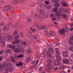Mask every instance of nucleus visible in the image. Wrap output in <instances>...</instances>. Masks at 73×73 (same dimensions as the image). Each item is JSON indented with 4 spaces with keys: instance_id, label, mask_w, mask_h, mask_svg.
<instances>
[{
    "instance_id": "nucleus-1",
    "label": "nucleus",
    "mask_w": 73,
    "mask_h": 73,
    "mask_svg": "<svg viewBox=\"0 0 73 73\" xmlns=\"http://www.w3.org/2000/svg\"><path fill=\"white\" fill-rule=\"evenodd\" d=\"M12 66V64L11 63H6L5 65H3V66L0 64V70L1 71H3L5 68L6 73H9V72L12 73L13 71V69L11 66Z\"/></svg>"
},
{
    "instance_id": "nucleus-2",
    "label": "nucleus",
    "mask_w": 73,
    "mask_h": 73,
    "mask_svg": "<svg viewBox=\"0 0 73 73\" xmlns=\"http://www.w3.org/2000/svg\"><path fill=\"white\" fill-rule=\"evenodd\" d=\"M58 55L56 56V60L55 61L54 63V65L55 66H58L59 65H60V63H59V61L61 60V58Z\"/></svg>"
},
{
    "instance_id": "nucleus-3",
    "label": "nucleus",
    "mask_w": 73,
    "mask_h": 73,
    "mask_svg": "<svg viewBox=\"0 0 73 73\" xmlns=\"http://www.w3.org/2000/svg\"><path fill=\"white\" fill-rule=\"evenodd\" d=\"M52 68V64H48L47 66L45 67V69L47 72H49L50 69Z\"/></svg>"
},
{
    "instance_id": "nucleus-4",
    "label": "nucleus",
    "mask_w": 73,
    "mask_h": 73,
    "mask_svg": "<svg viewBox=\"0 0 73 73\" xmlns=\"http://www.w3.org/2000/svg\"><path fill=\"white\" fill-rule=\"evenodd\" d=\"M10 11V7L9 6H7L5 7L4 11V13H7Z\"/></svg>"
},
{
    "instance_id": "nucleus-5",
    "label": "nucleus",
    "mask_w": 73,
    "mask_h": 73,
    "mask_svg": "<svg viewBox=\"0 0 73 73\" xmlns=\"http://www.w3.org/2000/svg\"><path fill=\"white\" fill-rule=\"evenodd\" d=\"M18 46L19 47V48H15L14 50V51L15 53H19L20 51V49L21 48V46L20 45H18Z\"/></svg>"
},
{
    "instance_id": "nucleus-6",
    "label": "nucleus",
    "mask_w": 73,
    "mask_h": 73,
    "mask_svg": "<svg viewBox=\"0 0 73 73\" xmlns=\"http://www.w3.org/2000/svg\"><path fill=\"white\" fill-rule=\"evenodd\" d=\"M61 4L64 7H68V3L64 1H62L61 3Z\"/></svg>"
},
{
    "instance_id": "nucleus-7",
    "label": "nucleus",
    "mask_w": 73,
    "mask_h": 73,
    "mask_svg": "<svg viewBox=\"0 0 73 73\" xmlns=\"http://www.w3.org/2000/svg\"><path fill=\"white\" fill-rule=\"evenodd\" d=\"M45 52L44 51L43 52H42L40 55L39 56V58L40 60H42V59H43L44 58V57L45 56Z\"/></svg>"
},
{
    "instance_id": "nucleus-8",
    "label": "nucleus",
    "mask_w": 73,
    "mask_h": 73,
    "mask_svg": "<svg viewBox=\"0 0 73 73\" xmlns=\"http://www.w3.org/2000/svg\"><path fill=\"white\" fill-rule=\"evenodd\" d=\"M38 28L40 30H41V29H46L47 27L45 26H42L41 25H39L38 27Z\"/></svg>"
},
{
    "instance_id": "nucleus-9",
    "label": "nucleus",
    "mask_w": 73,
    "mask_h": 73,
    "mask_svg": "<svg viewBox=\"0 0 73 73\" xmlns=\"http://www.w3.org/2000/svg\"><path fill=\"white\" fill-rule=\"evenodd\" d=\"M69 43L70 45H73V36H72L69 40Z\"/></svg>"
},
{
    "instance_id": "nucleus-10",
    "label": "nucleus",
    "mask_w": 73,
    "mask_h": 73,
    "mask_svg": "<svg viewBox=\"0 0 73 73\" xmlns=\"http://www.w3.org/2000/svg\"><path fill=\"white\" fill-rule=\"evenodd\" d=\"M12 26V25L11 23H9V25L6 27L5 28V27H4L3 28L4 29H6L7 31H8V30L9 29V27H11Z\"/></svg>"
},
{
    "instance_id": "nucleus-11",
    "label": "nucleus",
    "mask_w": 73,
    "mask_h": 73,
    "mask_svg": "<svg viewBox=\"0 0 73 73\" xmlns=\"http://www.w3.org/2000/svg\"><path fill=\"white\" fill-rule=\"evenodd\" d=\"M62 54L64 57H68V53L66 51H63L62 52Z\"/></svg>"
},
{
    "instance_id": "nucleus-12",
    "label": "nucleus",
    "mask_w": 73,
    "mask_h": 73,
    "mask_svg": "<svg viewBox=\"0 0 73 73\" xmlns=\"http://www.w3.org/2000/svg\"><path fill=\"white\" fill-rule=\"evenodd\" d=\"M48 51L50 53H54V49L52 48H49L48 50Z\"/></svg>"
},
{
    "instance_id": "nucleus-13",
    "label": "nucleus",
    "mask_w": 73,
    "mask_h": 73,
    "mask_svg": "<svg viewBox=\"0 0 73 73\" xmlns=\"http://www.w3.org/2000/svg\"><path fill=\"white\" fill-rule=\"evenodd\" d=\"M66 32L65 29H61L60 31H59V33H60L61 34H64V33H65Z\"/></svg>"
},
{
    "instance_id": "nucleus-14",
    "label": "nucleus",
    "mask_w": 73,
    "mask_h": 73,
    "mask_svg": "<svg viewBox=\"0 0 73 73\" xmlns=\"http://www.w3.org/2000/svg\"><path fill=\"white\" fill-rule=\"evenodd\" d=\"M0 40L1 42L5 41V37L3 36H2L0 37Z\"/></svg>"
},
{
    "instance_id": "nucleus-15",
    "label": "nucleus",
    "mask_w": 73,
    "mask_h": 73,
    "mask_svg": "<svg viewBox=\"0 0 73 73\" xmlns=\"http://www.w3.org/2000/svg\"><path fill=\"white\" fill-rule=\"evenodd\" d=\"M12 37L11 35H8L7 36V38L9 41H11L12 40Z\"/></svg>"
},
{
    "instance_id": "nucleus-16",
    "label": "nucleus",
    "mask_w": 73,
    "mask_h": 73,
    "mask_svg": "<svg viewBox=\"0 0 73 73\" xmlns=\"http://www.w3.org/2000/svg\"><path fill=\"white\" fill-rule=\"evenodd\" d=\"M40 13L42 15H44L45 13V11L44 10L42 9L40 10Z\"/></svg>"
},
{
    "instance_id": "nucleus-17",
    "label": "nucleus",
    "mask_w": 73,
    "mask_h": 73,
    "mask_svg": "<svg viewBox=\"0 0 73 73\" xmlns=\"http://www.w3.org/2000/svg\"><path fill=\"white\" fill-rule=\"evenodd\" d=\"M63 62L64 64H68L69 63V60L66 59H64L63 60Z\"/></svg>"
},
{
    "instance_id": "nucleus-18",
    "label": "nucleus",
    "mask_w": 73,
    "mask_h": 73,
    "mask_svg": "<svg viewBox=\"0 0 73 73\" xmlns=\"http://www.w3.org/2000/svg\"><path fill=\"white\" fill-rule=\"evenodd\" d=\"M54 6L55 8H58L60 6V4L58 2L55 3Z\"/></svg>"
},
{
    "instance_id": "nucleus-19",
    "label": "nucleus",
    "mask_w": 73,
    "mask_h": 73,
    "mask_svg": "<svg viewBox=\"0 0 73 73\" xmlns=\"http://www.w3.org/2000/svg\"><path fill=\"white\" fill-rule=\"evenodd\" d=\"M55 49L56 52V54L58 55H59L60 54V52L58 50V48H55Z\"/></svg>"
},
{
    "instance_id": "nucleus-20",
    "label": "nucleus",
    "mask_w": 73,
    "mask_h": 73,
    "mask_svg": "<svg viewBox=\"0 0 73 73\" xmlns=\"http://www.w3.org/2000/svg\"><path fill=\"white\" fill-rule=\"evenodd\" d=\"M46 56L48 57V58H50V57H52V55L50 54L48 52H46Z\"/></svg>"
},
{
    "instance_id": "nucleus-21",
    "label": "nucleus",
    "mask_w": 73,
    "mask_h": 73,
    "mask_svg": "<svg viewBox=\"0 0 73 73\" xmlns=\"http://www.w3.org/2000/svg\"><path fill=\"white\" fill-rule=\"evenodd\" d=\"M56 16H61L62 13H61L60 11H58L56 13Z\"/></svg>"
},
{
    "instance_id": "nucleus-22",
    "label": "nucleus",
    "mask_w": 73,
    "mask_h": 73,
    "mask_svg": "<svg viewBox=\"0 0 73 73\" xmlns=\"http://www.w3.org/2000/svg\"><path fill=\"white\" fill-rule=\"evenodd\" d=\"M6 53H8V54H11V49H6Z\"/></svg>"
},
{
    "instance_id": "nucleus-23",
    "label": "nucleus",
    "mask_w": 73,
    "mask_h": 73,
    "mask_svg": "<svg viewBox=\"0 0 73 73\" xmlns=\"http://www.w3.org/2000/svg\"><path fill=\"white\" fill-rule=\"evenodd\" d=\"M50 35L52 36H54L55 35V33L54 32L52 31L50 32Z\"/></svg>"
},
{
    "instance_id": "nucleus-24",
    "label": "nucleus",
    "mask_w": 73,
    "mask_h": 73,
    "mask_svg": "<svg viewBox=\"0 0 73 73\" xmlns=\"http://www.w3.org/2000/svg\"><path fill=\"white\" fill-rule=\"evenodd\" d=\"M47 62L50 64H51L52 63V61L50 59H48L47 60Z\"/></svg>"
},
{
    "instance_id": "nucleus-25",
    "label": "nucleus",
    "mask_w": 73,
    "mask_h": 73,
    "mask_svg": "<svg viewBox=\"0 0 73 73\" xmlns=\"http://www.w3.org/2000/svg\"><path fill=\"white\" fill-rule=\"evenodd\" d=\"M62 17H64V18H66L67 17H68V16L66 15L65 14H64V13H62L61 15Z\"/></svg>"
},
{
    "instance_id": "nucleus-26",
    "label": "nucleus",
    "mask_w": 73,
    "mask_h": 73,
    "mask_svg": "<svg viewBox=\"0 0 73 73\" xmlns=\"http://www.w3.org/2000/svg\"><path fill=\"white\" fill-rule=\"evenodd\" d=\"M5 41L1 42V45L3 47H5Z\"/></svg>"
},
{
    "instance_id": "nucleus-27",
    "label": "nucleus",
    "mask_w": 73,
    "mask_h": 73,
    "mask_svg": "<svg viewBox=\"0 0 73 73\" xmlns=\"http://www.w3.org/2000/svg\"><path fill=\"white\" fill-rule=\"evenodd\" d=\"M19 0H15L13 2V4H14L15 5H16V4L18 3V2H19Z\"/></svg>"
},
{
    "instance_id": "nucleus-28",
    "label": "nucleus",
    "mask_w": 73,
    "mask_h": 73,
    "mask_svg": "<svg viewBox=\"0 0 73 73\" xmlns=\"http://www.w3.org/2000/svg\"><path fill=\"white\" fill-rule=\"evenodd\" d=\"M21 44H23V45H27V42L24 41H21L20 42Z\"/></svg>"
},
{
    "instance_id": "nucleus-29",
    "label": "nucleus",
    "mask_w": 73,
    "mask_h": 73,
    "mask_svg": "<svg viewBox=\"0 0 73 73\" xmlns=\"http://www.w3.org/2000/svg\"><path fill=\"white\" fill-rule=\"evenodd\" d=\"M19 35H17L14 38V40L15 41H16V40H18V39L19 38Z\"/></svg>"
},
{
    "instance_id": "nucleus-30",
    "label": "nucleus",
    "mask_w": 73,
    "mask_h": 73,
    "mask_svg": "<svg viewBox=\"0 0 73 73\" xmlns=\"http://www.w3.org/2000/svg\"><path fill=\"white\" fill-rule=\"evenodd\" d=\"M20 52H21V53H24V52H25L24 49L23 48H21H21H20Z\"/></svg>"
},
{
    "instance_id": "nucleus-31",
    "label": "nucleus",
    "mask_w": 73,
    "mask_h": 73,
    "mask_svg": "<svg viewBox=\"0 0 73 73\" xmlns=\"http://www.w3.org/2000/svg\"><path fill=\"white\" fill-rule=\"evenodd\" d=\"M17 34V30H15L13 33V35L15 36Z\"/></svg>"
},
{
    "instance_id": "nucleus-32",
    "label": "nucleus",
    "mask_w": 73,
    "mask_h": 73,
    "mask_svg": "<svg viewBox=\"0 0 73 73\" xmlns=\"http://www.w3.org/2000/svg\"><path fill=\"white\" fill-rule=\"evenodd\" d=\"M26 52L27 54H30L31 53H32V50L30 49H29L26 51Z\"/></svg>"
},
{
    "instance_id": "nucleus-33",
    "label": "nucleus",
    "mask_w": 73,
    "mask_h": 73,
    "mask_svg": "<svg viewBox=\"0 0 73 73\" xmlns=\"http://www.w3.org/2000/svg\"><path fill=\"white\" fill-rule=\"evenodd\" d=\"M69 50L71 52H73V46H71L70 47Z\"/></svg>"
},
{
    "instance_id": "nucleus-34",
    "label": "nucleus",
    "mask_w": 73,
    "mask_h": 73,
    "mask_svg": "<svg viewBox=\"0 0 73 73\" xmlns=\"http://www.w3.org/2000/svg\"><path fill=\"white\" fill-rule=\"evenodd\" d=\"M11 60L13 62H15V58L13 57V56L11 57Z\"/></svg>"
},
{
    "instance_id": "nucleus-35",
    "label": "nucleus",
    "mask_w": 73,
    "mask_h": 73,
    "mask_svg": "<svg viewBox=\"0 0 73 73\" xmlns=\"http://www.w3.org/2000/svg\"><path fill=\"white\" fill-rule=\"evenodd\" d=\"M64 10H65L64 8H62L60 10L59 12L62 13L64 11Z\"/></svg>"
},
{
    "instance_id": "nucleus-36",
    "label": "nucleus",
    "mask_w": 73,
    "mask_h": 73,
    "mask_svg": "<svg viewBox=\"0 0 73 73\" xmlns=\"http://www.w3.org/2000/svg\"><path fill=\"white\" fill-rule=\"evenodd\" d=\"M69 9H66L65 10V12L66 13H69Z\"/></svg>"
},
{
    "instance_id": "nucleus-37",
    "label": "nucleus",
    "mask_w": 73,
    "mask_h": 73,
    "mask_svg": "<svg viewBox=\"0 0 73 73\" xmlns=\"http://www.w3.org/2000/svg\"><path fill=\"white\" fill-rule=\"evenodd\" d=\"M58 1H59V0H52V2L55 3H57Z\"/></svg>"
},
{
    "instance_id": "nucleus-38",
    "label": "nucleus",
    "mask_w": 73,
    "mask_h": 73,
    "mask_svg": "<svg viewBox=\"0 0 73 73\" xmlns=\"http://www.w3.org/2000/svg\"><path fill=\"white\" fill-rule=\"evenodd\" d=\"M30 59L31 58L30 57L26 59V61L27 62H29L30 61Z\"/></svg>"
},
{
    "instance_id": "nucleus-39",
    "label": "nucleus",
    "mask_w": 73,
    "mask_h": 73,
    "mask_svg": "<svg viewBox=\"0 0 73 73\" xmlns=\"http://www.w3.org/2000/svg\"><path fill=\"white\" fill-rule=\"evenodd\" d=\"M44 34L46 35H48V31L45 30L44 32Z\"/></svg>"
},
{
    "instance_id": "nucleus-40",
    "label": "nucleus",
    "mask_w": 73,
    "mask_h": 73,
    "mask_svg": "<svg viewBox=\"0 0 73 73\" xmlns=\"http://www.w3.org/2000/svg\"><path fill=\"white\" fill-rule=\"evenodd\" d=\"M42 67L40 66L39 67V72H41V71H42Z\"/></svg>"
},
{
    "instance_id": "nucleus-41",
    "label": "nucleus",
    "mask_w": 73,
    "mask_h": 73,
    "mask_svg": "<svg viewBox=\"0 0 73 73\" xmlns=\"http://www.w3.org/2000/svg\"><path fill=\"white\" fill-rule=\"evenodd\" d=\"M48 9H52V6L49 5L47 7Z\"/></svg>"
},
{
    "instance_id": "nucleus-42",
    "label": "nucleus",
    "mask_w": 73,
    "mask_h": 73,
    "mask_svg": "<svg viewBox=\"0 0 73 73\" xmlns=\"http://www.w3.org/2000/svg\"><path fill=\"white\" fill-rule=\"evenodd\" d=\"M20 35L21 37H23V33H20Z\"/></svg>"
},
{
    "instance_id": "nucleus-43",
    "label": "nucleus",
    "mask_w": 73,
    "mask_h": 73,
    "mask_svg": "<svg viewBox=\"0 0 73 73\" xmlns=\"http://www.w3.org/2000/svg\"><path fill=\"white\" fill-rule=\"evenodd\" d=\"M17 65L18 66H19V65H23V64L21 62H20L19 64H17Z\"/></svg>"
},
{
    "instance_id": "nucleus-44",
    "label": "nucleus",
    "mask_w": 73,
    "mask_h": 73,
    "mask_svg": "<svg viewBox=\"0 0 73 73\" xmlns=\"http://www.w3.org/2000/svg\"><path fill=\"white\" fill-rule=\"evenodd\" d=\"M53 11L54 12H56V11H57V9L56 8H54L53 9Z\"/></svg>"
},
{
    "instance_id": "nucleus-45",
    "label": "nucleus",
    "mask_w": 73,
    "mask_h": 73,
    "mask_svg": "<svg viewBox=\"0 0 73 73\" xmlns=\"http://www.w3.org/2000/svg\"><path fill=\"white\" fill-rule=\"evenodd\" d=\"M26 68H23L21 70V71L22 72H25V71H26Z\"/></svg>"
},
{
    "instance_id": "nucleus-46",
    "label": "nucleus",
    "mask_w": 73,
    "mask_h": 73,
    "mask_svg": "<svg viewBox=\"0 0 73 73\" xmlns=\"http://www.w3.org/2000/svg\"><path fill=\"white\" fill-rule=\"evenodd\" d=\"M30 29L33 32H35L36 31V29H33L32 28H30Z\"/></svg>"
},
{
    "instance_id": "nucleus-47",
    "label": "nucleus",
    "mask_w": 73,
    "mask_h": 73,
    "mask_svg": "<svg viewBox=\"0 0 73 73\" xmlns=\"http://www.w3.org/2000/svg\"><path fill=\"white\" fill-rule=\"evenodd\" d=\"M18 58H20V57H23V55H19L17 57Z\"/></svg>"
},
{
    "instance_id": "nucleus-48",
    "label": "nucleus",
    "mask_w": 73,
    "mask_h": 73,
    "mask_svg": "<svg viewBox=\"0 0 73 73\" xmlns=\"http://www.w3.org/2000/svg\"><path fill=\"white\" fill-rule=\"evenodd\" d=\"M35 63L36 61L35 60H33V61L31 62V63L32 64H33V65H34V64H35Z\"/></svg>"
},
{
    "instance_id": "nucleus-49",
    "label": "nucleus",
    "mask_w": 73,
    "mask_h": 73,
    "mask_svg": "<svg viewBox=\"0 0 73 73\" xmlns=\"http://www.w3.org/2000/svg\"><path fill=\"white\" fill-rule=\"evenodd\" d=\"M12 44H9L7 46V47L8 48H12Z\"/></svg>"
},
{
    "instance_id": "nucleus-50",
    "label": "nucleus",
    "mask_w": 73,
    "mask_h": 73,
    "mask_svg": "<svg viewBox=\"0 0 73 73\" xmlns=\"http://www.w3.org/2000/svg\"><path fill=\"white\" fill-rule=\"evenodd\" d=\"M55 40L56 42H58L59 41L58 39L57 38H55Z\"/></svg>"
},
{
    "instance_id": "nucleus-51",
    "label": "nucleus",
    "mask_w": 73,
    "mask_h": 73,
    "mask_svg": "<svg viewBox=\"0 0 73 73\" xmlns=\"http://www.w3.org/2000/svg\"><path fill=\"white\" fill-rule=\"evenodd\" d=\"M39 16H38V14H37V13H35V17H38Z\"/></svg>"
},
{
    "instance_id": "nucleus-52",
    "label": "nucleus",
    "mask_w": 73,
    "mask_h": 73,
    "mask_svg": "<svg viewBox=\"0 0 73 73\" xmlns=\"http://www.w3.org/2000/svg\"><path fill=\"white\" fill-rule=\"evenodd\" d=\"M50 17H54V14H52L51 15H50Z\"/></svg>"
},
{
    "instance_id": "nucleus-53",
    "label": "nucleus",
    "mask_w": 73,
    "mask_h": 73,
    "mask_svg": "<svg viewBox=\"0 0 73 73\" xmlns=\"http://www.w3.org/2000/svg\"><path fill=\"white\" fill-rule=\"evenodd\" d=\"M43 6V4L42 3H40L39 5V7L40 8H41V7H42V6Z\"/></svg>"
},
{
    "instance_id": "nucleus-54",
    "label": "nucleus",
    "mask_w": 73,
    "mask_h": 73,
    "mask_svg": "<svg viewBox=\"0 0 73 73\" xmlns=\"http://www.w3.org/2000/svg\"><path fill=\"white\" fill-rule=\"evenodd\" d=\"M12 49H15V45H13L12 46H11V48Z\"/></svg>"
},
{
    "instance_id": "nucleus-55",
    "label": "nucleus",
    "mask_w": 73,
    "mask_h": 73,
    "mask_svg": "<svg viewBox=\"0 0 73 73\" xmlns=\"http://www.w3.org/2000/svg\"><path fill=\"white\" fill-rule=\"evenodd\" d=\"M60 68L61 69H63V68H64V66H62V65H61L60 66Z\"/></svg>"
},
{
    "instance_id": "nucleus-56",
    "label": "nucleus",
    "mask_w": 73,
    "mask_h": 73,
    "mask_svg": "<svg viewBox=\"0 0 73 73\" xmlns=\"http://www.w3.org/2000/svg\"><path fill=\"white\" fill-rule=\"evenodd\" d=\"M60 73H66V72L65 71H62L60 72Z\"/></svg>"
},
{
    "instance_id": "nucleus-57",
    "label": "nucleus",
    "mask_w": 73,
    "mask_h": 73,
    "mask_svg": "<svg viewBox=\"0 0 73 73\" xmlns=\"http://www.w3.org/2000/svg\"><path fill=\"white\" fill-rule=\"evenodd\" d=\"M2 60H3V57L0 56V61H2Z\"/></svg>"
},
{
    "instance_id": "nucleus-58",
    "label": "nucleus",
    "mask_w": 73,
    "mask_h": 73,
    "mask_svg": "<svg viewBox=\"0 0 73 73\" xmlns=\"http://www.w3.org/2000/svg\"><path fill=\"white\" fill-rule=\"evenodd\" d=\"M45 3L46 4H49V2L46 1L45 2Z\"/></svg>"
},
{
    "instance_id": "nucleus-59",
    "label": "nucleus",
    "mask_w": 73,
    "mask_h": 73,
    "mask_svg": "<svg viewBox=\"0 0 73 73\" xmlns=\"http://www.w3.org/2000/svg\"><path fill=\"white\" fill-rule=\"evenodd\" d=\"M64 28H66V30H67V31H68V27H64Z\"/></svg>"
},
{
    "instance_id": "nucleus-60",
    "label": "nucleus",
    "mask_w": 73,
    "mask_h": 73,
    "mask_svg": "<svg viewBox=\"0 0 73 73\" xmlns=\"http://www.w3.org/2000/svg\"><path fill=\"white\" fill-rule=\"evenodd\" d=\"M35 57H36V58H38V54H37L35 56Z\"/></svg>"
},
{
    "instance_id": "nucleus-61",
    "label": "nucleus",
    "mask_w": 73,
    "mask_h": 73,
    "mask_svg": "<svg viewBox=\"0 0 73 73\" xmlns=\"http://www.w3.org/2000/svg\"><path fill=\"white\" fill-rule=\"evenodd\" d=\"M38 60H37L36 61V63L35 64V65H37L38 64Z\"/></svg>"
},
{
    "instance_id": "nucleus-62",
    "label": "nucleus",
    "mask_w": 73,
    "mask_h": 73,
    "mask_svg": "<svg viewBox=\"0 0 73 73\" xmlns=\"http://www.w3.org/2000/svg\"><path fill=\"white\" fill-rule=\"evenodd\" d=\"M28 21L29 22H31V19L30 18L28 19Z\"/></svg>"
},
{
    "instance_id": "nucleus-63",
    "label": "nucleus",
    "mask_w": 73,
    "mask_h": 73,
    "mask_svg": "<svg viewBox=\"0 0 73 73\" xmlns=\"http://www.w3.org/2000/svg\"><path fill=\"white\" fill-rule=\"evenodd\" d=\"M54 70H57V69H58V67H55V68H54Z\"/></svg>"
},
{
    "instance_id": "nucleus-64",
    "label": "nucleus",
    "mask_w": 73,
    "mask_h": 73,
    "mask_svg": "<svg viewBox=\"0 0 73 73\" xmlns=\"http://www.w3.org/2000/svg\"><path fill=\"white\" fill-rule=\"evenodd\" d=\"M70 57H72V58H73V54L72 53L71 54V55L70 56Z\"/></svg>"
}]
</instances>
